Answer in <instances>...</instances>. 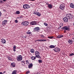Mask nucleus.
<instances>
[{
	"label": "nucleus",
	"mask_w": 74,
	"mask_h": 74,
	"mask_svg": "<svg viewBox=\"0 0 74 74\" xmlns=\"http://www.w3.org/2000/svg\"><path fill=\"white\" fill-rule=\"evenodd\" d=\"M22 60V56L21 55L18 56L17 58V60L18 62H20Z\"/></svg>",
	"instance_id": "obj_1"
},
{
	"label": "nucleus",
	"mask_w": 74,
	"mask_h": 74,
	"mask_svg": "<svg viewBox=\"0 0 74 74\" xmlns=\"http://www.w3.org/2000/svg\"><path fill=\"white\" fill-rule=\"evenodd\" d=\"M62 29L64 30H70V26H65L62 27Z\"/></svg>",
	"instance_id": "obj_2"
},
{
	"label": "nucleus",
	"mask_w": 74,
	"mask_h": 74,
	"mask_svg": "<svg viewBox=\"0 0 74 74\" xmlns=\"http://www.w3.org/2000/svg\"><path fill=\"white\" fill-rule=\"evenodd\" d=\"M22 25H24V26H27L29 25V22L28 21H25L21 23Z\"/></svg>",
	"instance_id": "obj_3"
},
{
	"label": "nucleus",
	"mask_w": 74,
	"mask_h": 74,
	"mask_svg": "<svg viewBox=\"0 0 74 74\" xmlns=\"http://www.w3.org/2000/svg\"><path fill=\"white\" fill-rule=\"evenodd\" d=\"M30 8V6L27 4H24L23 5V8L24 9H27Z\"/></svg>",
	"instance_id": "obj_4"
},
{
	"label": "nucleus",
	"mask_w": 74,
	"mask_h": 74,
	"mask_svg": "<svg viewBox=\"0 0 74 74\" xmlns=\"http://www.w3.org/2000/svg\"><path fill=\"white\" fill-rule=\"evenodd\" d=\"M66 17L68 19H69V20H70L71 19H72L73 18V15L71 14H70L69 15L67 14Z\"/></svg>",
	"instance_id": "obj_5"
},
{
	"label": "nucleus",
	"mask_w": 74,
	"mask_h": 74,
	"mask_svg": "<svg viewBox=\"0 0 74 74\" xmlns=\"http://www.w3.org/2000/svg\"><path fill=\"white\" fill-rule=\"evenodd\" d=\"M65 7V5L64 4H61L60 5V10H64V8Z\"/></svg>",
	"instance_id": "obj_6"
},
{
	"label": "nucleus",
	"mask_w": 74,
	"mask_h": 74,
	"mask_svg": "<svg viewBox=\"0 0 74 74\" xmlns=\"http://www.w3.org/2000/svg\"><path fill=\"white\" fill-rule=\"evenodd\" d=\"M37 24V22L35 21H32L30 23V25H36Z\"/></svg>",
	"instance_id": "obj_7"
},
{
	"label": "nucleus",
	"mask_w": 74,
	"mask_h": 74,
	"mask_svg": "<svg viewBox=\"0 0 74 74\" xmlns=\"http://www.w3.org/2000/svg\"><path fill=\"white\" fill-rule=\"evenodd\" d=\"M7 23V20H5L4 21H3L2 25L3 26H5Z\"/></svg>",
	"instance_id": "obj_8"
},
{
	"label": "nucleus",
	"mask_w": 74,
	"mask_h": 74,
	"mask_svg": "<svg viewBox=\"0 0 74 74\" xmlns=\"http://www.w3.org/2000/svg\"><path fill=\"white\" fill-rule=\"evenodd\" d=\"M73 40L69 39L68 41V42L69 44L72 45V44H73Z\"/></svg>",
	"instance_id": "obj_9"
},
{
	"label": "nucleus",
	"mask_w": 74,
	"mask_h": 74,
	"mask_svg": "<svg viewBox=\"0 0 74 74\" xmlns=\"http://www.w3.org/2000/svg\"><path fill=\"white\" fill-rule=\"evenodd\" d=\"M53 51L56 52H59L60 51V49L59 48H57L55 49H53Z\"/></svg>",
	"instance_id": "obj_10"
},
{
	"label": "nucleus",
	"mask_w": 74,
	"mask_h": 74,
	"mask_svg": "<svg viewBox=\"0 0 74 74\" xmlns=\"http://www.w3.org/2000/svg\"><path fill=\"white\" fill-rule=\"evenodd\" d=\"M63 20L64 22H68V18H67V17H64L63 18Z\"/></svg>",
	"instance_id": "obj_11"
},
{
	"label": "nucleus",
	"mask_w": 74,
	"mask_h": 74,
	"mask_svg": "<svg viewBox=\"0 0 74 74\" xmlns=\"http://www.w3.org/2000/svg\"><path fill=\"white\" fill-rule=\"evenodd\" d=\"M1 42L2 44H5L6 42L5 40L3 39H1Z\"/></svg>",
	"instance_id": "obj_12"
},
{
	"label": "nucleus",
	"mask_w": 74,
	"mask_h": 74,
	"mask_svg": "<svg viewBox=\"0 0 74 74\" xmlns=\"http://www.w3.org/2000/svg\"><path fill=\"white\" fill-rule=\"evenodd\" d=\"M53 6L51 4H49L48 5V7L50 9H51L52 8Z\"/></svg>",
	"instance_id": "obj_13"
},
{
	"label": "nucleus",
	"mask_w": 74,
	"mask_h": 74,
	"mask_svg": "<svg viewBox=\"0 0 74 74\" xmlns=\"http://www.w3.org/2000/svg\"><path fill=\"white\" fill-rule=\"evenodd\" d=\"M35 54L36 56H37V55H39L40 53H39V52H38V51H36L35 52Z\"/></svg>",
	"instance_id": "obj_14"
},
{
	"label": "nucleus",
	"mask_w": 74,
	"mask_h": 74,
	"mask_svg": "<svg viewBox=\"0 0 74 74\" xmlns=\"http://www.w3.org/2000/svg\"><path fill=\"white\" fill-rule=\"evenodd\" d=\"M70 7L72 8H74V4H72V3H71L70 5Z\"/></svg>",
	"instance_id": "obj_15"
},
{
	"label": "nucleus",
	"mask_w": 74,
	"mask_h": 74,
	"mask_svg": "<svg viewBox=\"0 0 74 74\" xmlns=\"http://www.w3.org/2000/svg\"><path fill=\"white\" fill-rule=\"evenodd\" d=\"M63 37V36L62 35H58L57 37V38H62Z\"/></svg>",
	"instance_id": "obj_16"
},
{
	"label": "nucleus",
	"mask_w": 74,
	"mask_h": 74,
	"mask_svg": "<svg viewBox=\"0 0 74 74\" xmlns=\"http://www.w3.org/2000/svg\"><path fill=\"white\" fill-rule=\"evenodd\" d=\"M34 30L36 31H38V30H40V28L38 27H36L34 28Z\"/></svg>",
	"instance_id": "obj_17"
},
{
	"label": "nucleus",
	"mask_w": 74,
	"mask_h": 74,
	"mask_svg": "<svg viewBox=\"0 0 74 74\" xmlns=\"http://www.w3.org/2000/svg\"><path fill=\"white\" fill-rule=\"evenodd\" d=\"M33 66V64H30L28 66V67L29 69H30L31 67H32Z\"/></svg>",
	"instance_id": "obj_18"
},
{
	"label": "nucleus",
	"mask_w": 74,
	"mask_h": 74,
	"mask_svg": "<svg viewBox=\"0 0 74 74\" xmlns=\"http://www.w3.org/2000/svg\"><path fill=\"white\" fill-rule=\"evenodd\" d=\"M55 47V46H54L53 45H51L49 46V48H54Z\"/></svg>",
	"instance_id": "obj_19"
},
{
	"label": "nucleus",
	"mask_w": 74,
	"mask_h": 74,
	"mask_svg": "<svg viewBox=\"0 0 74 74\" xmlns=\"http://www.w3.org/2000/svg\"><path fill=\"white\" fill-rule=\"evenodd\" d=\"M30 52H31V53H34V50L33 49H31L30 50Z\"/></svg>",
	"instance_id": "obj_20"
},
{
	"label": "nucleus",
	"mask_w": 74,
	"mask_h": 74,
	"mask_svg": "<svg viewBox=\"0 0 74 74\" xmlns=\"http://www.w3.org/2000/svg\"><path fill=\"white\" fill-rule=\"evenodd\" d=\"M16 46L14 45L13 46V51L14 52H15V51H16L15 50V49H16Z\"/></svg>",
	"instance_id": "obj_21"
},
{
	"label": "nucleus",
	"mask_w": 74,
	"mask_h": 74,
	"mask_svg": "<svg viewBox=\"0 0 74 74\" xmlns=\"http://www.w3.org/2000/svg\"><path fill=\"white\" fill-rule=\"evenodd\" d=\"M16 71H14L12 73V74H16Z\"/></svg>",
	"instance_id": "obj_22"
},
{
	"label": "nucleus",
	"mask_w": 74,
	"mask_h": 74,
	"mask_svg": "<svg viewBox=\"0 0 74 74\" xmlns=\"http://www.w3.org/2000/svg\"><path fill=\"white\" fill-rule=\"evenodd\" d=\"M36 15H38V16H41V13L38 12H37Z\"/></svg>",
	"instance_id": "obj_23"
},
{
	"label": "nucleus",
	"mask_w": 74,
	"mask_h": 74,
	"mask_svg": "<svg viewBox=\"0 0 74 74\" xmlns=\"http://www.w3.org/2000/svg\"><path fill=\"white\" fill-rule=\"evenodd\" d=\"M16 14L18 15L19 14H20V12H19V11H16Z\"/></svg>",
	"instance_id": "obj_24"
},
{
	"label": "nucleus",
	"mask_w": 74,
	"mask_h": 74,
	"mask_svg": "<svg viewBox=\"0 0 74 74\" xmlns=\"http://www.w3.org/2000/svg\"><path fill=\"white\" fill-rule=\"evenodd\" d=\"M11 65L12 67H15V64L14 63H11Z\"/></svg>",
	"instance_id": "obj_25"
},
{
	"label": "nucleus",
	"mask_w": 74,
	"mask_h": 74,
	"mask_svg": "<svg viewBox=\"0 0 74 74\" xmlns=\"http://www.w3.org/2000/svg\"><path fill=\"white\" fill-rule=\"evenodd\" d=\"M27 33L28 34H32V32H29V31H28L27 32Z\"/></svg>",
	"instance_id": "obj_26"
},
{
	"label": "nucleus",
	"mask_w": 74,
	"mask_h": 74,
	"mask_svg": "<svg viewBox=\"0 0 74 74\" xmlns=\"http://www.w3.org/2000/svg\"><path fill=\"white\" fill-rule=\"evenodd\" d=\"M31 59H32V60H35V59H36V57H32Z\"/></svg>",
	"instance_id": "obj_27"
},
{
	"label": "nucleus",
	"mask_w": 74,
	"mask_h": 74,
	"mask_svg": "<svg viewBox=\"0 0 74 74\" xmlns=\"http://www.w3.org/2000/svg\"><path fill=\"white\" fill-rule=\"evenodd\" d=\"M36 57H37V58H41V57H40V56H39V55L36 56Z\"/></svg>",
	"instance_id": "obj_28"
},
{
	"label": "nucleus",
	"mask_w": 74,
	"mask_h": 74,
	"mask_svg": "<svg viewBox=\"0 0 74 74\" xmlns=\"http://www.w3.org/2000/svg\"><path fill=\"white\" fill-rule=\"evenodd\" d=\"M48 38H50L51 39H52V38H53V36H49V37H48Z\"/></svg>",
	"instance_id": "obj_29"
},
{
	"label": "nucleus",
	"mask_w": 74,
	"mask_h": 74,
	"mask_svg": "<svg viewBox=\"0 0 74 74\" xmlns=\"http://www.w3.org/2000/svg\"><path fill=\"white\" fill-rule=\"evenodd\" d=\"M73 55H74V54L73 53H72L70 54L69 55V56H73Z\"/></svg>",
	"instance_id": "obj_30"
},
{
	"label": "nucleus",
	"mask_w": 74,
	"mask_h": 74,
	"mask_svg": "<svg viewBox=\"0 0 74 74\" xmlns=\"http://www.w3.org/2000/svg\"><path fill=\"white\" fill-rule=\"evenodd\" d=\"M42 41L44 42V41H47V40L45 39H42Z\"/></svg>",
	"instance_id": "obj_31"
},
{
	"label": "nucleus",
	"mask_w": 74,
	"mask_h": 74,
	"mask_svg": "<svg viewBox=\"0 0 74 74\" xmlns=\"http://www.w3.org/2000/svg\"><path fill=\"white\" fill-rule=\"evenodd\" d=\"M14 22H15V23H17L18 22V21L17 20H15L14 21Z\"/></svg>",
	"instance_id": "obj_32"
},
{
	"label": "nucleus",
	"mask_w": 74,
	"mask_h": 74,
	"mask_svg": "<svg viewBox=\"0 0 74 74\" xmlns=\"http://www.w3.org/2000/svg\"><path fill=\"white\" fill-rule=\"evenodd\" d=\"M38 61L39 62V63H42V61L41 60H39Z\"/></svg>",
	"instance_id": "obj_33"
},
{
	"label": "nucleus",
	"mask_w": 74,
	"mask_h": 74,
	"mask_svg": "<svg viewBox=\"0 0 74 74\" xmlns=\"http://www.w3.org/2000/svg\"><path fill=\"white\" fill-rule=\"evenodd\" d=\"M26 64H29V61H28V60L26 61Z\"/></svg>",
	"instance_id": "obj_34"
},
{
	"label": "nucleus",
	"mask_w": 74,
	"mask_h": 74,
	"mask_svg": "<svg viewBox=\"0 0 74 74\" xmlns=\"http://www.w3.org/2000/svg\"><path fill=\"white\" fill-rule=\"evenodd\" d=\"M44 25L45 26H47V25H48V24L47 23H44Z\"/></svg>",
	"instance_id": "obj_35"
},
{
	"label": "nucleus",
	"mask_w": 74,
	"mask_h": 74,
	"mask_svg": "<svg viewBox=\"0 0 74 74\" xmlns=\"http://www.w3.org/2000/svg\"><path fill=\"white\" fill-rule=\"evenodd\" d=\"M8 59H9V60H11V57H8Z\"/></svg>",
	"instance_id": "obj_36"
},
{
	"label": "nucleus",
	"mask_w": 74,
	"mask_h": 74,
	"mask_svg": "<svg viewBox=\"0 0 74 74\" xmlns=\"http://www.w3.org/2000/svg\"><path fill=\"white\" fill-rule=\"evenodd\" d=\"M30 73V71H27L26 72V74H29V73Z\"/></svg>",
	"instance_id": "obj_37"
},
{
	"label": "nucleus",
	"mask_w": 74,
	"mask_h": 74,
	"mask_svg": "<svg viewBox=\"0 0 74 74\" xmlns=\"http://www.w3.org/2000/svg\"><path fill=\"white\" fill-rule=\"evenodd\" d=\"M40 36L41 37H44V36L43 35H41Z\"/></svg>",
	"instance_id": "obj_38"
},
{
	"label": "nucleus",
	"mask_w": 74,
	"mask_h": 74,
	"mask_svg": "<svg viewBox=\"0 0 74 74\" xmlns=\"http://www.w3.org/2000/svg\"><path fill=\"white\" fill-rule=\"evenodd\" d=\"M21 62L23 63V64H25V62L24 61H22Z\"/></svg>",
	"instance_id": "obj_39"
},
{
	"label": "nucleus",
	"mask_w": 74,
	"mask_h": 74,
	"mask_svg": "<svg viewBox=\"0 0 74 74\" xmlns=\"http://www.w3.org/2000/svg\"><path fill=\"white\" fill-rule=\"evenodd\" d=\"M39 41L41 42V41H42V39L39 40Z\"/></svg>",
	"instance_id": "obj_40"
},
{
	"label": "nucleus",
	"mask_w": 74,
	"mask_h": 74,
	"mask_svg": "<svg viewBox=\"0 0 74 74\" xmlns=\"http://www.w3.org/2000/svg\"><path fill=\"white\" fill-rule=\"evenodd\" d=\"M3 1H2L1 0H0V3H2Z\"/></svg>",
	"instance_id": "obj_41"
},
{
	"label": "nucleus",
	"mask_w": 74,
	"mask_h": 74,
	"mask_svg": "<svg viewBox=\"0 0 74 74\" xmlns=\"http://www.w3.org/2000/svg\"><path fill=\"white\" fill-rule=\"evenodd\" d=\"M34 14H36V15L37 12L36 13L35 12H34Z\"/></svg>",
	"instance_id": "obj_42"
},
{
	"label": "nucleus",
	"mask_w": 74,
	"mask_h": 74,
	"mask_svg": "<svg viewBox=\"0 0 74 74\" xmlns=\"http://www.w3.org/2000/svg\"><path fill=\"white\" fill-rule=\"evenodd\" d=\"M1 15V12H0V16Z\"/></svg>",
	"instance_id": "obj_43"
},
{
	"label": "nucleus",
	"mask_w": 74,
	"mask_h": 74,
	"mask_svg": "<svg viewBox=\"0 0 74 74\" xmlns=\"http://www.w3.org/2000/svg\"><path fill=\"white\" fill-rule=\"evenodd\" d=\"M22 18V16H20V17H19V18Z\"/></svg>",
	"instance_id": "obj_44"
},
{
	"label": "nucleus",
	"mask_w": 74,
	"mask_h": 74,
	"mask_svg": "<svg viewBox=\"0 0 74 74\" xmlns=\"http://www.w3.org/2000/svg\"><path fill=\"white\" fill-rule=\"evenodd\" d=\"M73 39H74V40H73V41L74 42V38H72V39L73 40Z\"/></svg>",
	"instance_id": "obj_45"
},
{
	"label": "nucleus",
	"mask_w": 74,
	"mask_h": 74,
	"mask_svg": "<svg viewBox=\"0 0 74 74\" xmlns=\"http://www.w3.org/2000/svg\"><path fill=\"white\" fill-rule=\"evenodd\" d=\"M68 36H71V35L70 34H68Z\"/></svg>",
	"instance_id": "obj_46"
},
{
	"label": "nucleus",
	"mask_w": 74,
	"mask_h": 74,
	"mask_svg": "<svg viewBox=\"0 0 74 74\" xmlns=\"http://www.w3.org/2000/svg\"><path fill=\"white\" fill-rule=\"evenodd\" d=\"M0 74H3V73L2 72H0Z\"/></svg>",
	"instance_id": "obj_47"
},
{
	"label": "nucleus",
	"mask_w": 74,
	"mask_h": 74,
	"mask_svg": "<svg viewBox=\"0 0 74 74\" xmlns=\"http://www.w3.org/2000/svg\"><path fill=\"white\" fill-rule=\"evenodd\" d=\"M3 1H6V0H3Z\"/></svg>",
	"instance_id": "obj_48"
},
{
	"label": "nucleus",
	"mask_w": 74,
	"mask_h": 74,
	"mask_svg": "<svg viewBox=\"0 0 74 74\" xmlns=\"http://www.w3.org/2000/svg\"><path fill=\"white\" fill-rule=\"evenodd\" d=\"M37 41H39V40H36Z\"/></svg>",
	"instance_id": "obj_49"
},
{
	"label": "nucleus",
	"mask_w": 74,
	"mask_h": 74,
	"mask_svg": "<svg viewBox=\"0 0 74 74\" xmlns=\"http://www.w3.org/2000/svg\"><path fill=\"white\" fill-rule=\"evenodd\" d=\"M36 0H31V1H35Z\"/></svg>",
	"instance_id": "obj_50"
},
{
	"label": "nucleus",
	"mask_w": 74,
	"mask_h": 74,
	"mask_svg": "<svg viewBox=\"0 0 74 74\" xmlns=\"http://www.w3.org/2000/svg\"><path fill=\"white\" fill-rule=\"evenodd\" d=\"M5 73V71H4L3 73Z\"/></svg>",
	"instance_id": "obj_51"
},
{
	"label": "nucleus",
	"mask_w": 74,
	"mask_h": 74,
	"mask_svg": "<svg viewBox=\"0 0 74 74\" xmlns=\"http://www.w3.org/2000/svg\"><path fill=\"white\" fill-rule=\"evenodd\" d=\"M73 26H74V23L73 24Z\"/></svg>",
	"instance_id": "obj_52"
},
{
	"label": "nucleus",
	"mask_w": 74,
	"mask_h": 74,
	"mask_svg": "<svg viewBox=\"0 0 74 74\" xmlns=\"http://www.w3.org/2000/svg\"><path fill=\"white\" fill-rule=\"evenodd\" d=\"M73 40H74V39H73Z\"/></svg>",
	"instance_id": "obj_53"
}]
</instances>
